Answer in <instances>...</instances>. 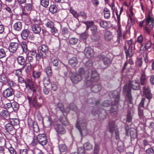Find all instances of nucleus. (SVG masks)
Here are the masks:
<instances>
[{"label": "nucleus", "instance_id": "18", "mask_svg": "<svg viewBox=\"0 0 154 154\" xmlns=\"http://www.w3.org/2000/svg\"><path fill=\"white\" fill-rule=\"evenodd\" d=\"M131 88L129 86V84L128 83V85L126 84L125 85L123 89V92L127 94V96L129 98L131 97Z\"/></svg>", "mask_w": 154, "mask_h": 154}, {"label": "nucleus", "instance_id": "46", "mask_svg": "<svg viewBox=\"0 0 154 154\" xmlns=\"http://www.w3.org/2000/svg\"><path fill=\"white\" fill-rule=\"evenodd\" d=\"M19 108V105L16 102H14L12 104V111L13 110L14 111L17 110Z\"/></svg>", "mask_w": 154, "mask_h": 154}, {"label": "nucleus", "instance_id": "43", "mask_svg": "<svg viewBox=\"0 0 154 154\" xmlns=\"http://www.w3.org/2000/svg\"><path fill=\"white\" fill-rule=\"evenodd\" d=\"M21 47L23 49V51L25 53L28 52V48L26 43V42H23L21 43Z\"/></svg>", "mask_w": 154, "mask_h": 154}, {"label": "nucleus", "instance_id": "61", "mask_svg": "<svg viewBox=\"0 0 154 154\" xmlns=\"http://www.w3.org/2000/svg\"><path fill=\"white\" fill-rule=\"evenodd\" d=\"M50 29L51 32L52 34L54 35L57 31V29L54 26H53Z\"/></svg>", "mask_w": 154, "mask_h": 154}, {"label": "nucleus", "instance_id": "54", "mask_svg": "<svg viewBox=\"0 0 154 154\" xmlns=\"http://www.w3.org/2000/svg\"><path fill=\"white\" fill-rule=\"evenodd\" d=\"M99 151V145L96 143L95 144L94 147V154H98Z\"/></svg>", "mask_w": 154, "mask_h": 154}, {"label": "nucleus", "instance_id": "17", "mask_svg": "<svg viewBox=\"0 0 154 154\" xmlns=\"http://www.w3.org/2000/svg\"><path fill=\"white\" fill-rule=\"evenodd\" d=\"M32 9V5L30 3L26 4L24 6L23 13L24 14H29L30 13Z\"/></svg>", "mask_w": 154, "mask_h": 154}, {"label": "nucleus", "instance_id": "44", "mask_svg": "<svg viewBox=\"0 0 154 154\" xmlns=\"http://www.w3.org/2000/svg\"><path fill=\"white\" fill-rule=\"evenodd\" d=\"M78 39L75 38H72L69 39V43L72 45L76 44L78 42Z\"/></svg>", "mask_w": 154, "mask_h": 154}, {"label": "nucleus", "instance_id": "52", "mask_svg": "<svg viewBox=\"0 0 154 154\" xmlns=\"http://www.w3.org/2000/svg\"><path fill=\"white\" fill-rule=\"evenodd\" d=\"M143 94L145 95L149 93L150 92V91L149 89V87L148 86H145L143 88Z\"/></svg>", "mask_w": 154, "mask_h": 154}, {"label": "nucleus", "instance_id": "41", "mask_svg": "<svg viewBox=\"0 0 154 154\" xmlns=\"http://www.w3.org/2000/svg\"><path fill=\"white\" fill-rule=\"evenodd\" d=\"M26 68L25 69V71L27 73H29V72L32 70V67L31 64L30 63H28L26 64Z\"/></svg>", "mask_w": 154, "mask_h": 154}, {"label": "nucleus", "instance_id": "16", "mask_svg": "<svg viewBox=\"0 0 154 154\" xmlns=\"http://www.w3.org/2000/svg\"><path fill=\"white\" fill-rule=\"evenodd\" d=\"M108 128L109 131L112 134H113L114 131H115L117 129L115 125V123L113 121L110 122L108 126Z\"/></svg>", "mask_w": 154, "mask_h": 154}, {"label": "nucleus", "instance_id": "62", "mask_svg": "<svg viewBox=\"0 0 154 154\" xmlns=\"http://www.w3.org/2000/svg\"><path fill=\"white\" fill-rule=\"evenodd\" d=\"M117 106L116 105H114L113 104V105L112 106L111 109L110 111L114 113V112H116L117 111Z\"/></svg>", "mask_w": 154, "mask_h": 154}, {"label": "nucleus", "instance_id": "39", "mask_svg": "<svg viewBox=\"0 0 154 154\" xmlns=\"http://www.w3.org/2000/svg\"><path fill=\"white\" fill-rule=\"evenodd\" d=\"M41 5L45 8H47L49 4V0H40Z\"/></svg>", "mask_w": 154, "mask_h": 154}, {"label": "nucleus", "instance_id": "12", "mask_svg": "<svg viewBox=\"0 0 154 154\" xmlns=\"http://www.w3.org/2000/svg\"><path fill=\"white\" fill-rule=\"evenodd\" d=\"M28 126L30 129H33L34 132L37 133L39 131L38 125L36 122L31 121L30 123H28Z\"/></svg>", "mask_w": 154, "mask_h": 154}, {"label": "nucleus", "instance_id": "37", "mask_svg": "<svg viewBox=\"0 0 154 154\" xmlns=\"http://www.w3.org/2000/svg\"><path fill=\"white\" fill-rule=\"evenodd\" d=\"M99 24L100 26L103 28H106L109 27V24L106 21H102L100 22Z\"/></svg>", "mask_w": 154, "mask_h": 154}, {"label": "nucleus", "instance_id": "2", "mask_svg": "<svg viewBox=\"0 0 154 154\" xmlns=\"http://www.w3.org/2000/svg\"><path fill=\"white\" fill-rule=\"evenodd\" d=\"M48 50V48L47 45H43L39 46L38 48V54L36 55V60H39L41 57L45 59L46 57V53Z\"/></svg>", "mask_w": 154, "mask_h": 154}, {"label": "nucleus", "instance_id": "58", "mask_svg": "<svg viewBox=\"0 0 154 154\" xmlns=\"http://www.w3.org/2000/svg\"><path fill=\"white\" fill-rule=\"evenodd\" d=\"M85 24L87 26V30L88 29L89 27H91V26L94 25V23L92 21L86 22L85 23Z\"/></svg>", "mask_w": 154, "mask_h": 154}, {"label": "nucleus", "instance_id": "1", "mask_svg": "<svg viewBox=\"0 0 154 154\" xmlns=\"http://www.w3.org/2000/svg\"><path fill=\"white\" fill-rule=\"evenodd\" d=\"M86 74L85 75V78L86 79V85L87 87H89L93 85L94 83L98 82L99 79V75L95 70H92L91 71L90 74V77L88 74V72H86Z\"/></svg>", "mask_w": 154, "mask_h": 154}, {"label": "nucleus", "instance_id": "15", "mask_svg": "<svg viewBox=\"0 0 154 154\" xmlns=\"http://www.w3.org/2000/svg\"><path fill=\"white\" fill-rule=\"evenodd\" d=\"M84 53L85 55L88 58H90L94 55L93 51L90 47H86Z\"/></svg>", "mask_w": 154, "mask_h": 154}, {"label": "nucleus", "instance_id": "56", "mask_svg": "<svg viewBox=\"0 0 154 154\" xmlns=\"http://www.w3.org/2000/svg\"><path fill=\"white\" fill-rule=\"evenodd\" d=\"M6 55V53L4 50L3 48L0 49V59L5 57Z\"/></svg>", "mask_w": 154, "mask_h": 154}, {"label": "nucleus", "instance_id": "29", "mask_svg": "<svg viewBox=\"0 0 154 154\" xmlns=\"http://www.w3.org/2000/svg\"><path fill=\"white\" fill-rule=\"evenodd\" d=\"M60 121L63 125H67L69 124L66 117L63 115L61 116L60 118Z\"/></svg>", "mask_w": 154, "mask_h": 154}, {"label": "nucleus", "instance_id": "8", "mask_svg": "<svg viewBox=\"0 0 154 154\" xmlns=\"http://www.w3.org/2000/svg\"><path fill=\"white\" fill-rule=\"evenodd\" d=\"M129 86L133 90H138L139 89L140 85L138 80L129 81Z\"/></svg>", "mask_w": 154, "mask_h": 154}, {"label": "nucleus", "instance_id": "25", "mask_svg": "<svg viewBox=\"0 0 154 154\" xmlns=\"http://www.w3.org/2000/svg\"><path fill=\"white\" fill-rule=\"evenodd\" d=\"M57 106L58 108L63 113H67L69 111V108H67L66 109H64L63 106V104L61 103H59L57 104Z\"/></svg>", "mask_w": 154, "mask_h": 154}, {"label": "nucleus", "instance_id": "21", "mask_svg": "<svg viewBox=\"0 0 154 154\" xmlns=\"http://www.w3.org/2000/svg\"><path fill=\"white\" fill-rule=\"evenodd\" d=\"M29 30L27 29L23 30L21 34L22 38L24 40H26L29 36Z\"/></svg>", "mask_w": 154, "mask_h": 154}, {"label": "nucleus", "instance_id": "3", "mask_svg": "<svg viewBox=\"0 0 154 154\" xmlns=\"http://www.w3.org/2000/svg\"><path fill=\"white\" fill-rule=\"evenodd\" d=\"M47 139L44 134H40L37 137H34L32 141L34 144H36L38 143L42 146L46 145L47 143Z\"/></svg>", "mask_w": 154, "mask_h": 154}, {"label": "nucleus", "instance_id": "48", "mask_svg": "<svg viewBox=\"0 0 154 154\" xmlns=\"http://www.w3.org/2000/svg\"><path fill=\"white\" fill-rule=\"evenodd\" d=\"M46 72L47 75L51 76L52 75V72L51 68L50 66H48L46 69Z\"/></svg>", "mask_w": 154, "mask_h": 154}, {"label": "nucleus", "instance_id": "50", "mask_svg": "<svg viewBox=\"0 0 154 154\" xmlns=\"http://www.w3.org/2000/svg\"><path fill=\"white\" fill-rule=\"evenodd\" d=\"M4 107L6 110H9V112L12 111V104L11 103H8L5 104Z\"/></svg>", "mask_w": 154, "mask_h": 154}, {"label": "nucleus", "instance_id": "32", "mask_svg": "<svg viewBox=\"0 0 154 154\" xmlns=\"http://www.w3.org/2000/svg\"><path fill=\"white\" fill-rule=\"evenodd\" d=\"M59 149L61 152H65L67 150V147L65 144H60L59 146Z\"/></svg>", "mask_w": 154, "mask_h": 154}, {"label": "nucleus", "instance_id": "20", "mask_svg": "<svg viewBox=\"0 0 154 154\" xmlns=\"http://www.w3.org/2000/svg\"><path fill=\"white\" fill-rule=\"evenodd\" d=\"M78 63V60L76 58L73 57L70 59L69 61V64L72 67L75 66Z\"/></svg>", "mask_w": 154, "mask_h": 154}, {"label": "nucleus", "instance_id": "42", "mask_svg": "<svg viewBox=\"0 0 154 154\" xmlns=\"http://www.w3.org/2000/svg\"><path fill=\"white\" fill-rule=\"evenodd\" d=\"M69 11L73 15V16L76 18H77L79 17V14L72 8H70Z\"/></svg>", "mask_w": 154, "mask_h": 154}, {"label": "nucleus", "instance_id": "60", "mask_svg": "<svg viewBox=\"0 0 154 154\" xmlns=\"http://www.w3.org/2000/svg\"><path fill=\"white\" fill-rule=\"evenodd\" d=\"M57 86L56 83L53 82L51 84V89L53 91H56L57 90Z\"/></svg>", "mask_w": 154, "mask_h": 154}, {"label": "nucleus", "instance_id": "47", "mask_svg": "<svg viewBox=\"0 0 154 154\" xmlns=\"http://www.w3.org/2000/svg\"><path fill=\"white\" fill-rule=\"evenodd\" d=\"M146 79V76L143 72L141 74L140 79V83L142 85H143L145 84V81Z\"/></svg>", "mask_w": 154, "mask_h": 154}, {"label": "nucleus", "instance_id": "59", "mask_svg": "<svg viewBox=\"0 0 154 154\" xmlns=\"http://www.w3.org/2000/svg\"><path fill=\"white\" fill-rule=\"evenodd\" d=\"M142 59L140 58H138L136 62V65L138 67H140L142 66Z\"/></svg>", "mask_w": 154, "mask_h": 154}, {"label": "nucleus", "instance_id": "45", "mask_svg": "<svg viewBox=\"0 0 154 154\" xmlns=\"http://www.w3.org/2000/svg\"><path fill=\"white\" fill-rule=\"evenodd\" d=\"M88 72V71H86V72H85V69L83 67H81L79 68L78 70V72L79 75L82 76H83L85 74V75H86V72Z\"/></svg>", "mask_w": 154, "mask_h": 154}, {"label": "nucleus", "instance_id": "57", "mask_svg": "<svg viewBox=\"0 0 154 154\" xmlns=\"http://www.w3.org/2000/svg\"><path fill=\"white\" fill-rule=\"evenodd\" d=\"M132 119V116L131 115V112L129 111L127 115V121L128 122H131Z\"/></svg>", "mask_w": 154, "mask_h": 154}, {"label": "nucleus", "instance_id": "49", "mask_svg": "<svg viewBox=\"0 0 154 154\" xmlns=\"http://www.w3.org/2000/svg\"><path fill=\"white\" fill-rule=\"evenodd\" d=\"M88 36V34L86 31L85 32H84L82 33L80 36L81 39L83 40L86 39Z\"/></svg>", "mask_w": 154, "mask_h": 154}, {"label": "nucleus", "instance_id": "9", "mask_svg": "<svg viewBox=\"0 0 154 154\" xmlns=\"http://www.w3.org/2000/svg\"><path fill=\"white\" fill-rule=\"evenodd\" d=\"M14 90L11 87H9L5 89L3 92L4 97L5 98L11 97L14 94Z\"/></svg>", "mask_w": 154, "mask_h": 154}, {"label": "nucleus", "instance_id": "6", "mask_svg": "<svg viewBox=\"0 0 154 154\" xmlns=\"http://www.w3.org/2000/svg\"><path fill=\"white\" fill-rule=\"evenodd\" d=\"M54 129L58 135H63L66 132V130L63 125L58 124L54 127Z\"/></svg>", "mask_w": 154, "mask_h": 154}, {"label": "nucleus", "instance_id": "14", "mask_svg": "<svg viewBox=\"0 0 154 154\" xmlns=\"http://www.w3.org/2000/svg\"><path fill=\"white\" fill-rule=\"evenodd\" d=\"M116 13L117 16V26L118 27V30L119 32L118 33L117 36V41L118 42H119L120 41V37L121 36V34L120 32V29H121V25L120 24V17L118 16V13L117 11H116Z\"/></svg>", "mask_w": 154, "mask_h": 154}, {"label": "nucleus", "instance_id": "23", "mask_svg": "<svg viewBox=\"0 0 154 154\" xmlns=\"http://www.w3.org/2000/svg\"><path fill=\"white\" fill-rule=\"evenodd\" d=\"M104 38L107 41H110L112 38V33L109 31H106L104 34Z\"/></svg>", "mask_w": 154, "mask_h": 154}, {"label": "nucleus", "instance_id": "5", "mask_svg": "<svg viewBox=\"0 0 154 154\" xmlns=\"http://www.w3.org/2000/svg\"><path fill=\"white\" fill-rule=\"evenodd\" d=\"M132 40H128L127 42L126 45L124 46V49L127 58L128 57H131L133 55L132 50Z\"/></svg>", "mask_w": 154, "mask_h": 154}, {"label": "nucleus", "instance_id": "7", "mask_svg": "<svg viewBox=\"0 0 154 154\" xmlns=\"http://www.w3.org/2000/svg\"><path fill=\"white\" fill-rule=\"evenodd\" d=\"M40 23V21L34 20V24L32 26V29L34 33L38 34L40 32L41 28L39 25Z\"/></svg>", "mask_w": 154, "mask_h": 154}, {"label": "nucleus", "instance_id": "19", "mask_svg": "<svg viewBox=\"0 0 154 154\" xmlns=\"http://www.w3.org/2000/svg\"><path fill=\"white\" fill-rule=\"evenodd\" d=\"M22 28V24L21 22L19 21L16 22L13 25L14 29L16 31H20Z\"/></svg>", "mask_w": 154, "mask_h": 154}, {"label": "nucleus", "instance_id": "36", "mask_svg": "<svg viewBox=\"0 0 154 154\" xmlns=\"http://www.w3.org/2000/svg\"><path fill=\"white\" fill-rule=\"evenodd\" d=\"M43 83L44 86H46L50 83V79L47 76L43 78Z\"/></svg>", "mask_w": 154, "mask_h": 154}, {"label": "nucleus", "instance_id": "33", "mask_svg": "<svg viewBox=\"0 0 154 154\" xmlns=\"http://www.w3.org/2000/svg\"><path fill=\"white\" fill-rule=\"evenodd\" d=\"M26 86L27 87H29L30 89H32V88H33V92H35V89L34 87V83L31 81H29L28 82L27 84L26 83Z\"/></svg>", "mask_w": 154, "mask_h": 154}, {"label": "nucleus", "instance_id": "30", "mask_svg": "<svg viewBox=\"0 0 154 154\" xmlns=\"http://www.w3.org/2000/svg\"><path fill=\"white\" fill-rule=\"evenodd\" d=\"M9 122V123L14 126L18 125L19 123V120L16 118H10Z\"/></svg>", "mask_w": 154, "mask_h": 154}, {"label": "nucleus", "instance_id": "10", "mask_svg": "<svg viewBox=\"0 0 154 154\" xmlns=\"http://www.w3.org/2000/svg\"><path fill=\"white\" fill-rule=\"evenodd\" d=\"M100 59L103 60L104 65L107 67L108 66L112 63V60L109 57L101 55H100Z\"/></svg>", "mask_w": 154, "mask_h": 154}, {"label": "nucleus", "instance_id": "28", "mask_svg": "<svg viewBox=\"0 0 154 154\" xmlns=\"http://www.w3.org/2000/svg\"><path fill=\"white\" fill-rule=\"evenodd\" d=\"M101 87L100 85H94L92 87L91 89L92 91L94 93H97L101 89Z\"/></svg>", "mask_w": 154, "mask_h": 154}, {"label": "nucleus", "instance_id": "27", "mask_svg": "<svg viewBox=\"0 0 154 154\" xmlns=\"http://www.w3.org/2000/svg\"><path fill=\"white\" fill-rule=\"evenodd\" d=\"M44 23L46 27L48 28H50L52 27L53 26H54V23L48 19H46L45 20Z\"/></svg>", "mask_w": 154, "mask_h": 154}, {"label": "nucleus", "instance_id": "34", "mask_svg": "<svg viewBox=\"0 0 154 154\" xmlns=\"http://www.w3.org/2000/svg\"><path fill=\"white\" fill-rule=\"evenodd\" d=\"M104 17L106 19H108L110 17V13L107 8H105L104 10Z\"/></svg>", "mask_w": 154, "mask_h": 154}, {"label": "nucleus", "instance_id": "31", "mask_svg": "<svg viewBox=\"0 0 154 154\" xmlns=\"http://www.w3.org/2000/svg\"><path fill=\"white\" fill-rule=\"evenodd\" d=\"M17 61L18 63L21 65H23L25 62L24 57L22 56H19L17 58Z\"/></svg>", "mask_w": 154, "mask_h": 154}, {"label": "nucleus", "instance_id": "63", "mask_svg": "<svg viewBox=\"0 0 154 154\" xmlns=\"http://www.w3.org/2000/svg\"><path fill=\"white\" fill-rule=\"evenodd\" d=\"M77 153L78 154H85V151L84 148L82 147L79 148Z\"/></svg>", "mask_w": 154, "mask_h": 154}, {"label": "nucleus", "instance_id": "55", "mask_svg": "<svg viewBox=\"0 0 154 154\" xmlns=\"http://www.w3.org/2000/svg\"><path fill=\"white\" fill-rule=\"evenodd\" d=\"M79 17H81L83 19H86L87 17V15L85 13L84 11H80L79 13Z\"/></svg>", "mask_w": 154, "mask_h": 154}, {"label": "nucleus", "instance_id": "53", "mask_svg": "<svg viewBox=\"0 0 154 154\" xmlns=\"http://www.w3.org/2000/svg\"><path fill=\"white\" fill-rule=\"evenodd\" d=\"M143 94L145 95L149 93L150 92V91L149 89V87L148 86H145L143 88Z\"/></svg>", "mask_w": 154, "mask_h": 154}, {"label": "nucleus", "instance_id": "11", "mask_svg": "<svg viewBox=\"0 0 154 154\" xmlns=\"http://www.w3.org/2000/svg\"><path fill=\"white\" fill-rule=\"evenodd\" d=\"M19 44L16 42H11L9 46V50L12 53L16 52L18 48Z\"/></svg>", "mask_w": 154, "mask_h": 154}, {"label": "nucleus", "instance_id": "13", "mask_svg": "<svg viewBox=\"0 0 154 154\" xmlns=\"http://www.w3.org/2000/svg\"><path fill=\"white\" fill-rule=\"evenodd\" d=\"M82 76L78 74H72L71 79L72 82L74 83H77L82 79Z\"/></svg>", "mask_w": 154, "mask_h": 154}, {"label": "nucleus", "instance_id": "4", "mask_svg": "<svg viewBox=\"0 0 154 154\" xmlns=\"http://www.w3.org/2000/svg\"><path fill=\"white\" fill-rule=\"evenodd\" d=\"M76 126L79 131L81 135L82 136V131H85L86 129L87 123L85 119L83 118L78 120Z\"/></svg>", "mask_w": 154, "mask_h": 154}, {"label": "nucleus", "instance_id": "64", "mask_svg": "<svg viewBox=\"0 0 154 154\" xmlns=\"http://www.w3.org/2000/svg\"><path fill=\"white\" fill-rule=\"evenodd\" d=\"M146 154H154V151L151 148L148 149L146 150Z\"/></svg>", "mask_w": 154, "mask_h": 154}, {"label": "nucleus", "instance_id": "38", "mask_svg": "<svg viewBox=\"0 0 154 154\" xmlns=\"http://www.w3.org/2000/svg\"><path fill=\"white\" fill-rule=\"evenodd\" d=\"M50 11L52 13L54 14L57 12V8L55 5H51L49 8Z\"/></svg>", "mask_w": 154, "mask_h": 154}, {"label": "nucleus", "instance_id": "40", "mask_svg": "<svg viewBox=\"0 0 154 154\" xmlns=\"http://www.w3.org/2000/svg\"><path fill=\"white\" fill-rule=\"evenodd\" d=\"M84 148L87 150H90L92 149L93 146L91 144L89 143H86L84 145Z\"/></svg>", "mask_w": 154, "mask_h": 154}, {"label": "nucleus", "instance_id": "35", "mask_svg": "<svg viewBox=\"0 0 154 154\" xmlns=\"http://www.w3.org/2000/svg\"><path fill=\"white\" fill-rule=\"evenodd\" d=\"M0 115L2 117L5 118L9 116V113L7 110H4L0 111Z\"/></svg>", "mask_w": 154, "mask_h": 154}, {"label": "nucleus", "instance_id": "26", "mask_svg": "<svg viewBox=\"0 0 154 154\" xmlns=\"http://www.w3.org/2000/svg\"><path fill=\"white\" fill-rule=\"evenodd\" d=\"M113 94L115 95L113 96L112 100L114 102L115 104L118 103L119 101V95L116 91H114Z\"/></svg>", "mask_w": 154, "mask_h": 154}, {"label": "nucleus", "instance_id": "24", "mask_svg": "<svg viewBox=\"0 0 154 154\" xmlns=\"http://www.w3.org/2000/svg\"><path fill=\"white\" fill-rule=\"evenodd\" d=\"M5 127L7 131L9 133L15 131L14 126L10 123L6 124L5 125Z\"/></svg>", "mask_w": 154, "mask_h": 154}, {"label": "nucleus", "instance_id": "51", "mask_svg": "<svg viewBox=\"0 0 154 154\" xmlns=\"http://www.w3.org/2000/svg\"><path fill=\"white\" fill-rule=\"evenodd\" d=\"M41 75L40 72H38L36 71H34L32 73V76L35 79L39 78Z\"/></svg>", "mask_w": 154, "mask_h": 154}, {"label": "nucleus", "instance_id": "22", "mask_svg": "<svg viewBox=\"0 0 154 154\" xmlns=\"http://www.w3.org/2000/svg\"><path fill=\"white\" fill-rule=\"evenodd\" d=\"M151 46V42L148 41L146 43H143L141 45V49L145 51L150 48Z\"/></svg>", "mask_w": 154, "mask_h": 154}]
</instances>
